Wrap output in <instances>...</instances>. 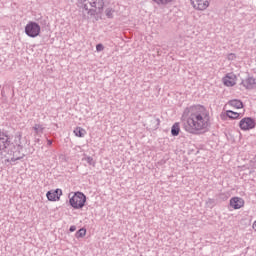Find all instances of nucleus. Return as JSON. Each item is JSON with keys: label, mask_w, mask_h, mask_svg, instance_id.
Listing matches in <instances>:
<instances>
[{"label": "nucleus", "mask_w": 256, "mask_h": 256, "mask_svg": "<svg viewBox=\"0 0 256 256\" xmlns=\"http://www.w3.org/2000/svg\"><path fill=\"white\" fill-rule=\"evenodd\" d=\"M194 9L198 11H205L209 7V0H198L196 4L193 5Z\"/></svg>", "instance_id": "obj_11"}, {"label": "nucleus", "mask_w": 256, "mask_h": 256, "mask_svg": "<svg viewBox=\"0 0 256 256\" xmlns=\"http://www.w3.org/2000/svg\"><path fill=\"white\" fill-rule=\"evenodd\" d=\"M103 49H105V46H103V44L99 43L96 45V51L101 52L103 51Z\"/></svg>", "instance_id": "obj_24"}, {"label": "nucleus", "mask_w": 256, "mask_h": 256, "mask_svg": "<svg viewBox=\"0 0 256 256\" xmlns=\"http://www.w3.org/2000/svg\"><path fill=\"white\" fill-rule=\"evenodd\" d=\"M159 125H161V120L157 117H152L150 119V128L151 129H159Z\"/></svg>", "instance_id": "obj_13"}, {"label": "nucleus", "mask_w": 256, "mask_h": 256, "mask_svg": "<svg viewBox=\"0 0 256 256\" xmlns=\"http://www.w3.org/2000/svg\"><path fill=\"white\" fill-rule=\"evenodd\" d=\"M256 122L252 117H245L239 122V127L242 131H251L255 129Z\"/></svg>", "instance_id": "obj_7"}, {"label": "nucleus", "mask_w": 256, "mask_h": 256, "mask_svg": "<svg viewBox=\"0 0 256 256\" xmlns=\"http://www.w3.org/2000/svg\"><path fill=\"white\" fill-rule=\"evenodd\" d=\"M222 81L226 87H233L235 85V79L231 78L229 75H226Z\"/></svg>", "instance_id": "obj_14"}, {"label": "nucleus", "mask_w": 256, "mask_h": 256, "mask_svg": "<svg viewBox=\"0 0 256 256\" xmlns=\"http://www.w3.org/2000/svg\"><path fill=\"white\" fill-rule=\"evenodd\" d=\"M23 134L16 132L14 135L13 145L8 150V155L12 157V161H21L25 157L21 151H23V142L21 141Z\"/></svg>", "instance_id": "obj_3"}, {"label": "nucleus", "mask_w": 256, "mask_h": 256, "mask_svg": "<svg viewBox=\"0 0 256 256\" xmlns=\"http://www.w3.org/2000/svg\"><path fill=\"white\" fill-rule=\"evenodd\" d=\"M82 161H86L88 165H92V167H95V160L91 156H85Z\"/></svg>", "instance_id": "obj_21"}, {"label": "nucleus", "mask_w": 256, "mask_h": 256, "mask_svg": "<svg viewBox=\"0 0 256 256\" xmlns=\"http://www.w3.org/2000/svg\"><path fill=\"white\" fill-rule=\"evenodd\" d=\"M242 85L243 87H245V89H255L256 86V81L255 78L253 77H248L245 80L242 81Z\"/></svg>", "instance_id": "obj_10"}, {"label": "nucleus", "mask_w": 256, "mask_h": 256, "mask_svg": "<svg viewBox=\"0 0 256 256\" xmlns=\"http://www.w3.org/2000/svg\"><path fill=\"white\" fill-rule=\"evenodd\" d=\"M69 231H70V233L77 231V226H75V225L70 226Z\"/></svg>", "instance_id": "obj_26"}, {"label": "nucleus", "mask_w": 256, "mask_h": 256, "mask_svg": "<svg viewBox=\"0 0 256 256\" xmlns=\"http://www.w3.org/2000/svg\"><path fill=\"white\" fill-rule=\"evenodd\" d=\"M181 132V127L179 126V123H174L172 128H171V135L173 137H177L179 133Z\"/></svg>", "instance_id": "obj_15"}, {"label": "nucleus", "mask_w": 256, "mask_h": 256, "mask_svg": "<svg viewBox=\"0 0 256 256\" xmlns=\"http://www.w3.org/2000/svg\"><path fill=\"white\" fill-rule=\"evenodd\" d=\"M25 33L28 37L35 39L41 34V26L37 22H28L25 26Z\"/></svg>", "instance_id": "obj_5"}, {"label": "nucleus", "mask_w": 256, "mask_h": 256, "mask_svg": "<svg viewBox=\"0 0 256 256\" xmlns=\"http://www.w3.org/2000/svg\"><path fill=\"white\" fill-rule=\"evenodd\" d=\"M85 235H87V229L85 228H80L76 234H75V237L76 239H81L83 237H85Z\"/></svg>", "instance_id": "obj_18"}, {"label": "nucleus", "mask_w": 256, "mask_h": 256, "mask_svg": "<svg viewBox=\"0 0 256 256\" xmlns=\"http://www.w3.org/2000/svg\"><path fill=\"white\" fill-rule=\"evenodd\" d=\"M113 13H115V10H113V8H107L105 10V14L108 19H113Z\"/></svg>", "instance_id": "obj_22"}, {"label": "nucleus", "mask_w": 256, "mask_h": 256, "mask_svg": "<svg viewBox=\"0 0 256 256\" xmlns=\"http://www.w3.org/2000/svg\"><path fill=\"white\" fill-rule=\"evenodd\" d=\"M9 147H11V137L7 133L2 132L0 130V156H1V159H4V157H6L5 155H3V151H7V149H9Z\"/></svg>", "instance_id": "obj_6"}, {"label": "nucleus", "mask_w": 256, "mask_h": 256, "mask_svg": "<svg viewBox=\"0 0 256 256\" xmlns=\"http://www.w3.org/2000/svg\"><path fill=\"white\" fill-rule=\"evenodd\" d=\"M228 105H230V107H234V109H243V101L238 99L230 100Z\"/></svg>", "instance_id": "obj_12"}, {"label": "nucleus", "mask_w": 256, "mask_h": 256, "mask_svg": "<svg viewBox=\"0 0 256 256\" xmlns=\"http://www.w3.org/2000/svg\"><path fill=\"white\" fill-rule=\"evenodd\" d=\"M47 145H48V147H51V145H53V140H47Z\"/></svg>", "instance_id": "obj_27"}, {"label": "nucleus", "mask_w": 256, "mask_h": 256, "mask_svg": "<svg viewBox=\"0 0 256 256\" xmlns=\"http://www.w3.org/2000/svg\"><path fill=\"white\" fill-rule=\"evenodd\" d=\"M183 117H187V121L184 123V129L192 135H198L199 131L207 129L209 127V121H211L209 110L203 105L187 107L183 112Z\"/></svg>", "instance_id": "obj_1"}, {"label": "nucleus", "mask_w": 256, "mask_h": 256, "mask_svg": "<svg viewBox=\"0 0 256 256\" xmlns=\"http://www.w3.org/2000/svg\"><path fill=\"white\" fill-rule=\"evenodd\" d=\"M85 203H87V196L83 192H75L72 197L69 194V205L73 209H83Z\"/></svg>", "instance_id": "obj_4"}, {"label": "nucleus", "mask_w": 256, "mask_h": 256, "mask_svg": "<svg viewBox=\"0 0 256 256\" xmlns=\"http://www.w3.org/2000/svg\"><path fill=\"white\" fill-rule=\"evenodd\" d=\"M253 229H254V231H256V221L253 223Z\"/></svg>", "instance_id": "obj_28"}, {"label": "nucleus", "mask_w": 256, "mask_h": 256, "mask_svg": "<svg viewBox=\"0 0 256 256\" xmlns=\"http://www.w3.org/2000/svg\"><path fill=\"white\" fill-rule=\"evenodd\" d=\"M80 9H83L82 19L85 21L95 17L98 13H103L105 7V0H79ZM86 11V13L84 12Z\"/></svg>", "instance_id": "obj_2"}, {"label": "nucleus", "mask_w": 256, "mask_h": 256, "mask_svg": "<svg viewBox=\"0 0 256 256\" xmlns=\"http://www.w3.org/2000/svg\"><path fill=\"white\" fill-rule=\"evenodd\" d=\"M85 133V129L81 127H77L76 129H74V134L76 135V137H85Z\"/></svg>", "instance_id": "obj_19"}, {"label": "nucleus", "mask_w": 256, "mask_h": 256, "mask_svg": "<svg viewBox=\"0 0 256 256\" xmlns=\"http://www.w3.org/2000/svg\"><path fill=\"white\" fill-rule=\"evenodd\" d=\"M206 205L207 207H209L210 209H213V207H215V199L212 198H208L206 201Z\"/></svg>", "instance_id": "obj_23"}, {"label": "nucleus", "mask_w": 256, "mask_h": 256, "mask_svg": "<svg viewBox=\"0 0 256 256\" xmlns=\"http://www.w3.org/2000/svg\"><path fill=\"white\" fill-rule=\"evenodd\" d=\"M13 159V156H11V158H7V159H5V163H15V161H17V160H12Z\"/></svg>", "instance_id": "obj_25"}, {"label": "nucleus", "mask_w": 256, "mask_h": 256, "mask_svg": "<svg viewBox=\"0 0 256 256\" xmlns=\"http://www.w3.org/2000/svg\"><path fill=\"white\" fill-rule=\"evenodd\" d=\"M153 3H156L159 7H166L170 3H173V0H152Z\"/></svg>", "instance_id": "obj_17"}, {"label": "nucleus", "mask_w": 256, "mask_h": 256, "mask_svg": "<svg viewBox=\"0 0 256 256\" xmlns=\"http://www.w3.org/2000/svg\"><path fill=\"white\" fill-rule=\"evenodd\" d=\"M61 195H63V190L59 188L54 191L50 190L46 193L48 201H59V199H61Z\"/></svg>", "instance_id": "obj_8"}, {"label": "nucleus", "mask_w": 256, "mask_h": 256, "mask_svg": "<svg viewBox=\"0 0 256 256\" xmlns=\"http://www.w3.org/2000/svg\"><path fill=\"white\" fill-rule=\"evenodd\" d=\"M244 205L245 200H243V198L233 197L230 199V207H233L234 209H241Z\"/></svg>", "instance_id": "obj_9"}, {"label": "nucleus", "mask_w": 256, "mask_h": 256, "mask_svg": "<svg viewBox=\"0 0 256 256\" xmlns=\"http://www.w3.org/2000/svg\"><path fill=\"white\" fill-rule=\"evenodd\" d=\"M45 127L41 124H35L33 127V130L35 131L36 135H39V133H43Z\"/></svg>", "instance_id": "obj_20"}, {"label": "nucleus", "mask_w": 256, "mask_h": 256, "mask_svg": "<svg viewBox=\"0 0 256 256\" xmlns=\"http://www.w3.org/2000/svg\"><path fill=\"white\" fill-rule=\"evenodd\" d=\"M234 54H230L229 57H233Z\"/></svg>", "instance_id": "obj_29"}, {"label": "nucleus", "mask_w": 256, "mask_h": 256, "mask_svg": "<svg viewBox=\"0 0 256 256\" xmlns=\"http://www.w3.org/2000/svg\"><path fill=\"white\" fill-rule=\"evenodd\" d=\"M226 115L229 119H239L241 117V113L234 112L233 110H227Z\"/></svg>", "instance_id": "obj_16"}]
</instances>
